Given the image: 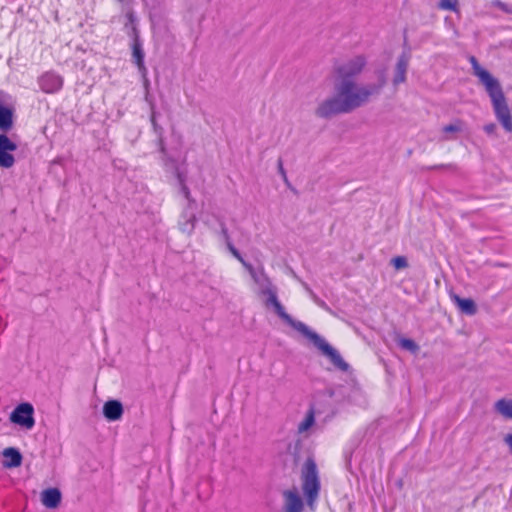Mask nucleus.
Returning a JSON list of instances; mask_svg holds the SVG:
<instances>
[{
  "label": "nucleus",
  "instance_id": "nucleus-9",
  "mask_svg": "<svg viewBox=\"0 0 512 512\" xmlns=\"http://www.w3.org/2000/svg\"><path fill=\"white\" fill-rule=\"evenodd\" d=\"M38 84L44 93H56L63 86V78L53 71H47L38 78Z\"/></svg>",
  "mask_w": 512,
  "mask_h": 512
},
{
  "label": "nucleus",
  "instance_id": "nucleus-7",
  "mask_svg": "<svg viewBox=\"0 0 512 512\" xmlns=\"http://www.w3.org/2000/svg\"><path fill=\"white\" fill-rule=\"evenodd\" d=\"M366 60L363 56H356L341 64L338 69V79H351L363 70Z\"/></svg>",
  "mask_w": 512,
  "mask_h": 512
},
{
  "label": "nucleus",
  "instance_id": "nucleus-3",
  "mask_svg": "<svg viewBox=\"0 0 512 512\" xmlns=\"http://www.w3.org/2000/svg\"><path fill=\"white\" fill-rule=\"evenodd\" d=\"M473 73L484 85L488 95L491 98L493 110L497 120L501 123L505 131L512 132V116L506 103L500 83L486 69L480 66L474 56L469 59Z\"/></svg>",
  "mask_w": 512,
  "mask_h": 512
},
{
  "label": "nucleus",
  "instance_id": "nucleus-21",
  "mask_svg": "<svg viewBox=\"0 0 512 512\" xmlns=\"http://www.w3.org/2000/svg\"><path fill=\"white\" fill-rule=\"evenodd\" d=\"M399 345L403 349H406V350L411 351V352H417V350H418L417 344L413 340L408 339V338H401L399 340Z\"/></svg>",
  "mask_w": 512,
  "mask_h": 512
},
{
  "label": "nucleus",
  "instance_id": "nucleus-23",
  "mask_svg": "<svg viewBox=\"0 0 512 512\" xmlns=\"http://www.w3.org/2000/svg\"><path fill=\"white\" fill-rule=\"evenodd\" d=\"M462 125L460 122L452 123L443 128V132L445 133H456L461 131Z\"/></svg>",
  "mask_w": 512,
  "mask_h": 512
},
{
  "label": "nucleus",
  "instance_id": "nucleus-27",
  "mask_svg": "<svg viewBox=\"0 0 512 512\" xmlns=\"http://www.w3.org/2000/svg\"><path fill=\"white\" fill-rule=\"evenodd\" d=\"M493 4H494L495 6H497V7L501 8V9H503V10H505V9H506V5H505L504 3H502V2H500V1H495Z\"/></svg>",
  "mask_w": 512,
  "mask_h": 512
},
{
  "label": "nucleus",
  "instance_id": "nucleus-11",
  "mask_svg": "<svg viewBox=\"0 0 512 512\" xmlns=\"http://www.w3.org/2000/svg\"><path fill=\"white\" fill-rule=\"evenodd\" d=\"M286 512H302L303 502L297 490H288L284 492Z\"/></svg>",
  "mask_w": 512,
  "mask_h": 512
},
{
  "label": "nucleus",
  "instance_id": "nucleus-14",
  "mask_svg": "<svg viewBox=\"0 0 512 512\" xmlns=\"http://www.w3.org/2000/svg\"><path fill=\"white\" fill-rule=\"evenodd\" d=\"M3 466L6 468L18 467L21 465L22 456L15 448H6L3 450Z\"/></svg>",
  "mask_w": 512,
  "mask_h": 512
},
{
  "label": "nucleus",
  "instance_id": "nucleus-19",
  "mask_svg": "<svg viewBox=\"0 0 512 512\" xmlns=\"http://www.w3.org/2000/svg\"><path fill=\"white\" fill-rule=\"evenodd\" d=\"M133 57L136 60L139 70L144 72L146 70L143 63L144 53L138 43H135L133 46Z\"/></svg>",
  "mask_w": 512,
  "mask_h": 512
},
{
  "label": "nucleus",
  "instance_id": "nucleus-22",
  "mask_svg": "<svg viewBox=\"0 0 512 512\" xmlns=\"http://www.w3.org/2000/svg\"><path fill=\"white\" fill-rule=\"evenodd\" d=\"M392 265L396 270L404 269L408 266V261L404 256H397L391 260Z\"/></svg>",
  "mask_w": 512,
  "mask_h": 512
},
{
  "label": "nucleus",
  "instance_id": "nucleus-17",
  "mask_svg": "<svg viewBox=\"0 0 512 512\" xmlns=\"http://www.w3.org/2000/svg\"><path fill=\"white\" fill-rule=\"evenodd\" d=\"M315 425V413L313 409H310L305 414L304 419L298 424V433L308 435L310 430Z\"/></svg>",
  "mask_w": 512,
  "mask_h": 512
},
{
  "label": "nucleus",
  "instance_id": "nucleus-6",
  "mask_svg": "<svg viewBox=\"0 0 512 512\" xmlns=\"http://www.w3.org/2000/svg\"><path fill=\"white\" fill-rule=\"evenodd\" d=\"M182 191H183V194L186 197V199L189 201V204H188V208L183 211V213L180 217L179 228L183 233H185L187 235H191L194 231L195 224L197 221L195 213H194V208L192 207L194 202L190 200V193H189L187 187L183 186Z\"/></svg>",
  "mask_w": 512,
  "mask_h": 512
},
{
  "label": "nucleus",
  "instance_id": "nucleus-13",
  "mask_svg": "<svg viewBox=\"0 0 512 512\" xmlns=\"http://www.w3.org/2000/svg\"><path fill=\"white\" fill-rule=\"evenodd\" d=\"M103 414L109 421H116L122 417L123 406L117 400H109L103 406Z\"/></svg>",
  "mask_w": 512,
  "mask_h": 512
},
{
  "label": "nucleus",
  "instance_id": "nucleus-20",
  "mask_svg": "<svg viewBox=\"0 0 512 512\" xmlns=\"http://www.w3.org/2000/svg\"><path fill=\"white\" fill-rule=\"evenodd\" d=\"M438 5L442 10L457 11L458 0H439Z\"/></svg>",
  "mask_w": 512,
  "mask_h": 512
},
{
  "label": "nucleus",
  "instance_id": "nucleus-8",
  "mask_svg": "<svg viewBox=\"0 0 512 512\" xmlns=\"http://www.w3.org/2000/svg\"><path fill=\"white\" fill-rule=\"evenodd\" d=\"M17 149L16 143L11 141L5 134H0V167L11 168L15 163L12 155Z\"/></svg>",
  "mask_w": 512,
  "mask_h": 512
},
{
  "label": "nucleus",
  "instance_id": "nucleus-5",
  "mask_svg": "<svg viewBox=\"0 0 512 512\" xmlns=\"http://www.w3.org/2000/svg\"><path fill=\"white\" fill-rule=\"evenodd\" d=\"M33 414V406L29 403H22L13 410L10 421L24 429L31 430L35 425Z\"/></svg>",
  "mask_w": 512,
  "mask_h": 512
},
{
  "label": "nucleus",
  "instance_id": "nucleus-25",
  "mask_svg": "<svg viewBox=\"0 0 512 512\" xmlns=\"http://www.w3.org/2000/svg\"><path fill=\"white\" fill-rule=\"evenodd\" d=\"M504 443L507 445L509 452L512 454V433L505 435Z\"/></svg>",
  "mask_w": 512,
  "mask_h": 512
},
{
  "label": "nucleus",
  "instance_id": "nucleus-10",
  "mask_svg": "<svg viewBox=\"0 0 512 512\" xmlns=\"http://www.w3.org/2000/svg\"><path fill=\"white\" fill-rule=\"evenodd\" d=\"M410 56L407 53H402L398 59L394 70L392 82L395 86L406 81L407 69L409 66Z\"/></svg>",
  "mask_w": 512,
  "mask_h": 512
},
{
  "label": "nucleus",
  "instance_id": "nucleus-26",
  "mask_svg": "<svg viewBox=\"0 0 512 512\" xmlns=\"http://www.w3.org/2000/svg\"><path fill=\"white\" fill-rule=\"evenodd\" d=\"M496 130V125L494 123H489L484 126V131L488 134H493Z\"/></svg>",
  "mask_w": 512,
  "mask_h": 512
},
{
  "label": "nucleus",
  "instance_id": "nucleus-16",
  "mask_svg": "<svg viewBox=\"0 0 512 512\" xmlns=\"http://www.w3.org/2000/svg\"><path fill=\"white\" fill-rule=\"evenodd\" d=\"M13 125V114L11 109L0 103V129L4 132L10 130Z\"/></svg>",
  "mask_w": 512,
  "mask_h": 512
},
{
  "label": "nucleus",
  "instance_id": "nucleus-4",
  "mask_svg": "<svg viewBox=\"0 0 512 512\" xmlns=\"http://www.w3.org/2000/svg\"><path fill=\"white\" fill-rule=\"evenodd\" d=\"M302 490L308 506L313 510L320 492V479L315 462L308 459L301 471Z\"/></svg>",
  "mask_w": 512,
  "mask_h": 512
},
{
  "label": "nucleus",
  "instance_id": "nucleus-15",
  "mask_svg": "<svg viewBox=\"0 0 512 512\" xmlns=\"http://www.w3.org/2000/svg\"><path fill=\"white\" fill-rule=\"evenodd\" d=\"M454 304L465 314L474 315L477 311L475 302L469 298H461L458 295L451 296Z\"/></svg>",
  "mask_w": 512,
  "mask_h": 512
},
{
  "label": "nucleus",
  "instance_id": "nucleus-24",
  "mask_svg": "<svg viewBox=\"0 0 512 512\" xmlns=\"http://www.w3.org/2000/svg\"><path fill=\"white\" fill-rule=\"evenodd\" d=\"M229 250L230 252L232 253V255L238 260L240 261V263L246 268V265H250L248 262H246L243 257L241 256V254L239 253V251L234 247L232 246L231 244H229Z\"/></svg>",
  "mask_w": 512,
  "mask_h": 512
},
{
  "label": "nucleus",
  "instance_id": "nucleus-2",
  "mask_svg": "<svg viewBox=\"0 0 512 512\" xmlns=\"http://www.w3.org/2000/svg\"><path fill=\"white\" fill-rule=\"evenodd\" d=\"M246 270L249 272L251 278L258 286L259 292L265 299V305L267 308L273 309V311L288 325L300 332L306 338L313 342V344L326 355L331 362L341 370H347L348 365L342 359L340 354L330 346L322 337L312 331L303 322L294 320L286 311L284 306L280 303L277 296V289L272 284L270 279L263 271H257L252 265H246Z\"/></svg>",
  "mask_w": 512,
  "mask_h": 512
},
{
  "label": "nucleus",
  "instance_id": "nucleus-12",
  "mask_svg": "<svg viewBox=\"0 0 512 512\" xmlns=\"http://www.w3.org/2000/svg\"><path fill=\"white\" fill-rule=\"evenodd\" d=\"M42 504L49 509H55L61 502V493L57 488H49L41 493Z\"/></svg>",
  "mask_w": 512,
  "mask_h": 512
},
{
  "label": "nucleus",
  "instance_id": "nucleus-18",
  "mask_svg": "<svg viewBox=\"0 0 512 512\" xmlns=\"http://www.w3.org/2000/svg\"><path fill=\"white\" fill-rule=\"evenodd\" d=\"M495 410L505 418L512 419V400L500 399L495 403Z\"/></svg>",
  "mask_w": 512,
  "mask_h": 512
},
{
  "label": "nucleus",
  "instance_id": "nucleus-1",
  "mask_svg": "<svg viewBox=\"0 0 512 512\" xmlns=\"http://www.w3.org/2000/svg\"><path fill=\"white\" fill-rule=\"evenodd\" d=\"M386 83L382 74L377 83L358 85L352 79H337L335 94L322 100L315 109L319 118H330L337 114L349 113L378 95Z\"/></svg>",
  "mask_w": 512,
  "mask_h": 512
}]
</instances>
